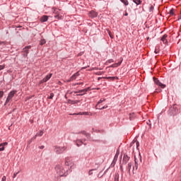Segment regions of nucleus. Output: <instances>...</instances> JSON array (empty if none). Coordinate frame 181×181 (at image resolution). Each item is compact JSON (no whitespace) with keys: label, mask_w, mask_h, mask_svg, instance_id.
Wrapping results in <instances>:
<instances>
[{"label":"nucleus","mask_w":181,"mask_h":181,"mask_svg":"<svg viewBox=\"0 0 181 181\" xmlns=\"http://www.w3.org/2000/svg\"><path fill=\"white\" fill-rule=\"evenodd\" d=\"M120 1L122 4H124V5H125V6H128V5H129V2H128V0H120Z\"/></svg>","instance_id":"obj_21"},{"label":"nucleus","mask_w":181,"mask_h":181,"mask_svg":"<svg viewBox=\"0 0 181 181\" xmlns=\"http://www.w3.org/2000/svg\"><path fill=\"white\" fill-rule=\"evenodd\" d=\"M2 151H5V147H1L0 148V152H1Z\"/></svg>","instance_id":"obj_51"},{"label":"nucleus","mask_w":181,"mask_h":181,"mask_svg":"<svg viewBox=\"0 0 181 181\" xmlns=\"http://www.w3.org/2000/svg\"><path fill=\"white\" fill-rule=\"evenodd\" d=\"M134 118H135V114L134 113H130L129 114V119H130V121H132V119H134Z\"/></svg>","instance_id":"obj_24"},{"label":"nucleus","mask_w":181,"mask_h":181,"mask_svg":"<svg viewBox=\"0 0 181 181\" xmlns=\"http://www.w3.org/2000/svg\"><path fill=\"white\" fill-rule=\"evenodd\" d=\"M54 97V93H50V95L49 97V100H53V98Z\"/></svg>","instance_id":"obj_34"},{"label":"nucleus","mask_w":181,"mask_h":181,"mask_svg":"<svg viewBox=\"0 0 181 181\" xmlns=\"http://www.w3.org/2000/svg\"><path fill=\"white\" fill-rule=\"evenodd\" d=\"M4 69H5V66L0 65V70H4Z\"/></svg>","instance_id":"obj_50"},{"label":"nucleus","mask_w":181,"mask_h":181,"mask_svg":"<svg viewBox=\"0 0 181 181\" xmlns=\"http://www.w3.org/2000/svg\"><path fill=\"white\" fill-rule=\"evenodd\" d=\"M78 100H71L70 99L68 100V104H77V103H79Z\"/></svg>","instance_id":"obj_19"},{"label":"nucleus","mask_w":181,"mask_h":181,"mask_svg":"<svg viewBox=\"0 0 181 181\" xmlns=\"http://www.w3.org/2000/svg\"><path fill=\"white\" fill-rule=\"evenodd\" d=\"M52 76H53L52 74H49V75H47L42 80H41L40 83H46L48 80H50L52 78Z\"/></svg>","instance_id":"obj_7"},{"label":"nucleus","mask_w":181,"mask_h":181,"mask_svg":"<svg viewBox=\"0 0 181 181\" xmlns=\"http://www.w3.org/2000/svg\"><path fill=\"white\" fill-rule=\"evenodd\" d=\"M136 142V148L139 149L138 148H139V141H136V139H134L133 141L130 144V146H132V145H134V144H135Z\"/></svg>","instance_id":"obj_17"},{"label":"nucleus","mask_w":181,"mask_h":181,"mask_svg":"<svg viewBox=\"0 0 181 181\" xmlns=\"http://www.w3.org/2000/svg\"><path fill=\"white\" fill-rule=\"evenodd\" d=\"M28 54L27 52H24L23 56V57H28Z\"/></svg>","instance_id":"obj_45"},{"label":"nucleus","mask_w":181,"mask_h":181,"mask_svg":"<svg viewBox=\"0 0 181 181\" xmlns=\"http://www.w3.org/2000/svg\"><path fill=\"white\" fill-rule=\"evenodd\" d=\"M124 16H128V13H127V12H126V13H124Z\"/></svg>","instance_id":"obj_59"},{"label":"nucleus","mask_w":181,"mask_h":181,"mask_svg":"<svg viewBox=\"0 0 181 181\" xmlns=\"http://www.w3.org/2000/svg\"><path fill=\"white\" fill-rule=\"evenodd\" d=\"M49 19V16H42L40 18V21L43 23L44 22H47V20Z\"/></svg>","instance_id":"obj_12"},{"label":"nucleus","mask_w":181,"mask_h":181,"mask_svg":"<svg viewBox=\"0 0 181 181\" xmlns=\"http://www.w3.org/2000/svg\"><path fill=\"white\" fill-rule=\"evenodd\" d=\"M11 98L9 97H7L6 100V103H5V105L8 104V103H9V101H11Z\"/></svg>","instance_id":"obj_36"},{"label":"nucleus","mask_w":181,"mask_h":181,"mask_svg":"<svg viewBox=\"0 0 181 181\" xmlns=\"http://www.w3.org/2000/svg\"><path fill=\"white\" fill-rule=\"evenodd\" d=\"M109 36H110V37H112V36L111 35V33H109Z\"/></svg>","instance_id":"obj_62"},{"label":"nucleus","mask_w":181,"mask_h":181,"mask_svg":"<svg viewBox=\"0 0 181 181\" xmlns=\"http://www.w3.org/2000/svg\"><path fill=\"white\" fill-rule=\"evenodd\" d=\"M55 170H56L57 175H59V176H60V177H62L63 176H67V173H66V170H64V168L60 164H58L56 165Z\"/></svg>","instance_id":"obj_1"},{"label":"nucleus","mask_w":181,"mask_h":181,"mask_svg":"<svg viewBox=\"0 0 181 181\" xmlns=\"http://www.w3.org/2000/svg\"><path fill=\"white\" fill-rule=\"evenodd\" d=\"M104 175H105L104 173L103 174V171H100L98 175V177H99V179H101V177L104 176Z\"/></svg>","instance_id":"obj_33"},{"label":"nucleus","mask_w":181,"mask_h":181,"mask_svg":"<svg viewBox=\"0 0 181 181\" xmlns=\"http://www.w3.org/2000/svg\"><path fill=\"white\" fill-rule=\"evenodd\" d=\"M65 165L71 167V162L70 161V158L69 157L65 158Z\"/></svg>","instance_id":"obj_16"},{"label":"nucleus","mask_w":181,"mask_h":181,"mask_svg":"<svg viewBox=\"0 0 181 181\" xmlns=\"http://www.w3.org/2000/svg\"><path fill=\"white\" fill-rule=\"evenodd\" d=\"M139 160L140 162H142V157L141 156V153H139Z\"/></svg>","instance_id":"obj_53"},{"label":"nucleus","mask_w":181,"mask_h":181,"mask_svg":"<svg viewBox=\"0 0 181 181\" xmlns=\"http://www.w3.org/2000/svg\"><path fill=\"white\" fill-rule=\"evenodd\" d=\"M4 97V91L0 90V98H2Z\"/></svg>","instance_id":"obj_39"},{"label":"nucleus","mask_w":181,"mask_h":181,"mask_svg":"<svg viewBox=\"0 0 181 181\" xmlns=\"http://www.w3.org/2000/svg\"><path fill=\"white\" fill-rule=\"evenodd\" d=\"M134 162H135L134 168H136V169H138V159L136 158V156H134Z\"/></svg>","instance_id":"obj_22"},{"label":"nucleus","mask_w":181,"mask_h":181,"mask_svg":"<svg viewBox=\"0 0 181 181\" xmlns=\"http://www.w3.org/2000/svg\"><path fill=\"white\" fill-rule=\"evenodd\" d=\"M164 43V45H168V40L165 39V40H164V42H163Z\"/></svg>","instance_id":"obj_54"},{"label":"nucleus","mask_w":181,"mask_h":181,"mask_svg":"<svg viewBox=\"0 0 181 181\" xmlns=\"http://www.w3.org/2000/svg\"><path fill=\"white\" fill-rule=\"evenodd\" d=\"M178 113L179 109H177V106H176V105H173L171 107H170L168 114L170 115V117H175V115H177Z\"/></svg>","instance_id":"obj_2"},{"label":"nucleus","mask_w":181,"mask_h":181,"mask_svg":"<svg viewBox=\"0 0 181 181\" xmlns=\"http://www.w3.org/2000/svg\"><path fill=\"white\" fill-rule=\"evenodd\" d=\"M82 144H83V140H81V139L77 140V143H76L77 146H81Z\"/></svg>","instance_id":"obj_23"},{"label":"nucleus","mask_w":181,"mask_h":181,"mask_svg":"<svg viewBox=\"0 0 181 181\" xmlns=\"http://www.w3.org/2000/svg\"><path fill=\"white\" fill-rule=\"evenodd\" d=\"M121 63H122V62H119L116 64H112L110 67H118V66H121Z\"/></svg>","instance_id":"obj_20"},{"label":"nucleus","mask_w":181,"mask_h":181,"mask_svg":"<svg viewBox=\"0 0 181 181\" xmlns=\"http://www.w3.org/2000/svg\"><path fill=\"white\" fill-rule=\"evenodd\" d=\"M120 170L122 172L124 170L122 169V165H120Z\"/></svg>","instance_id":"obj_58"},{"label":"nucleus","mask_w":181,"mask_h":181,"mask_svg":"<svg viewBox=\"0 0 181 181\" xmlns=\"http://www.w3.org/2000/svg\"><path fill=\"white\" fill-rule=\"evenodd\" d=\"M90 90V88H87L83 90H80L78 92H75V94L79 93L80 94H77L76 95H84L87 91Z\"/></svg>","instance_id":"obj_6"},{"label":"nucleus","mask_w":181,"mask_h":181,"mask_svg":"<svg viewBox=\"0 0 181 181\" xmlns=\"http://www.w3.org/2000/svg\"><path fill=\"white\" fill-rule=\"evenodd\" d=\"M160 91H161V90H158V89H156V93H159Z\"/></svg>","instance_id":"obj_61"},{"label":"nucleus","mask_w":181,"mask_h":181,"mask_svg":"<svg viewBox=\"0 0 181 181\" xmlns=\"http://www.w3.org/2000/svg\"><path fill=\"white\" fill-rule=\"evenodd\" d=\"M1 181H6V177L4 176L1 179Z\"/></svg>","instance_id":"obj_48"},{"label":"nucleus","mask_w":181,"mask_h":181,"mask_svg":"<svg viewBox=\"0 0 181 181\" xmlns=\"http://www.w3.org/2000/svg\"><path fill=\"white\" fill-rule=\"evenodd\" d=\"M129 159H131V158L129 156H128V155L124 154V157H123V165H127V163H128V160H129Z\"/></svg>","instance_id":"obj_9"},{"label":"nucleus","mask_w":181,"mask_h":181,"mask_svg":"<svg viewBox=\"0 0 181 181\" xmlns=\"http://www.w3.org/2000/svg\"><path fill=\"white\" fill-rule=\"evenodd\" d=\"M101 78H104V77H98V81H100V80H101Z\"/></svg>","instance_id":"obj_56"},{"label":"nucleus","mask_w":181,"mask_h":181,"mask_svg":"<svg viewBox=\"0 0 181 181\" xmlns=\"http://www.w3.org/2000/svg\"><path fill=\"white\" fill-rule=\"evenodd\" d=\"M45 44H46V40L42 39L40 40V46H43V45H45Z\"/></svg>","instance_id":"obj_27"},{"label":"nucleus","mask_w":181,"mask_h":181,"mask_svg":"<svg viewBox=\"0 0 181 181\" xmlns=\"http://www.w3.org/2000/svg\"><path fill=\"white\" fill-rule=\"evenodd\" d=\"M1 146L4 147L5 146L8 145V142L1 143Z\"/></svg>","instance_id":"obj_42"},{"label":"nucleus","mask_w":181,"mask_h":181,"mask_svg":"<svg viewBox=\"0 0 181 181\" xmlns=\"http://www.w3.org/2000/svg\"><path fill=\"white\" fill-rule=\"evenodd\" d=\"M114 181H119V175H115Z\"/></svg>","instance_id":"obj_31"},{"label":"nucleus","mask_w":181,"mask_h":181,"mask_svg":"<svg viewBox=\"0 0 181 181\" xmlns=\"http://www.w3.org/2000/svg\"><path fill=\"white\" fill-rule=\"evenodd\" d=\"M95 90H100V88H95Z\"/></svg>","instance_id":"obj_63"},{"label":"nucleus","mask_w":181,"mask_h":181,"mask_svg":"<svg viewBox=\"0 0 181 181\" xmlns=\"http://www.w3.org/2000/svg\"><path fill=\"white\" fill-rule=\"evenodd\" d=\"M37 137V134H36L35 136H34L31 139L33 141H35V139Z\"/></svg>","instance_id":"obj_49"},{"label":"nucleus","mask_w":181,"mask_h":181,"mask_svg":"<svg viewBox=\"0 0 181 181\" xmlns=\"http://www.w3.org/2000/svg\"><path fill=\"white\" fill-rule=\"evenodd\" d=\"M77 115H89L88 112H79Z\"/></svg>","instance_id":"obj_26"},{"label":"nucleus","mask_w":181,"mask_h":181,"mask_svg":"<svg viewBox=\"0 0 181 181\" xmlns=\"http://www.w3.org/2000/svg\"><path fill=\"white\" fill-rule=\"evenodd\" d=\"M33 140L31 139L28 141V145H30V143L33 142Z\"/></svg>","instance_id":"obj_46"},{"label":"nucleus","mask_w":181,"mask_h":181,"mask_svg":"<svg viewBox=\"0 0 181 181\" xmlns=\"http://www.w3.org/2000/svg\"><path fill=\"white\" fill-rule=\"evenodd\" d=\"M54 13H55V15L54 16V17L55 18V19H62V16H60V14H59V11L57 10H54Z\"/></svg>","instance_id":"obj_14"},{"label":"nucleus","mask_w":181,"mask_h":181,"mask_svg":"<svg viewBox=\"0 0 181 181\" xmlns=\"http://www.w3.org/2000/svg\"><path fill=\"white\" fill-rule=\"evenodd\" d=\"M170 15H171L172 16H173V15H175V9L174 8H171L169 11Z\"/></svg>","instance_id":"obj_30"},{"label":"nucleus","mask_w":181,"mask_h":181,"mask_svg":"<svg viewBox=\"0 0 181 181\" xmlns=\"http://www.w3.org/2000/svg\"><path fill=\"white\" fill-rule=\"evenodd\" d=\"M127 168L129 169V173L131 172V168H132V163H129Z\"/></svg>","instance_id":"obj_32"},{"label":"nucleus","mask_w":181,"mask_h":181,"mask_svg":"<svg viewBox=\"0 0 181 181\" xmlns=\"http://www.w3.org/2000/svg\"><path fill=\"white\" fill-rule=\"evenodd\" d=\"M66 146L63 147H59V146H55V152L58 155H60V153H63L66 151Z\"/></svg>","instance_id":"obj_3"},{"label":"nucleus","mask_w":181,"mask_h":181,"mask_svg":"<svg viewBox=\"0 0 181 181\" xmlns=\"http://www.w3.org/2000/svg\"><path fill=\"white\" fill-rule=\"evenodd\" d=\"M85 136H86L88 139H89L90 141H93V142H100V139H95V140L91 139V134L88 133H87Z\"/></svg>","instance_id":"obj_10"},{"label":"nucleus","mask_w":181,"mask_h":181,"mask_svg":"<svg viewBox=\"0 0 181 181\" xmlns=\"http://www.w3.org/2000/svg\"><path fill=\"white\" fill-rule=\"evenodd\" d=\"M77 76H78V72H76V74H74L71 77V78L72 80H76V78Z\"/></svg>","instance_id":"obj_25"},{"label":"nucleus","mask_w":181,"mask_h":181,"mask_svg":"<svg viewBox=\"0 0 181 181\" xmlns=\"http://www.w3.org/2000/svg\"><path fill=\"white\" fill-rule=\"evenodd\" d=\"M118 156H119V151H117L114 158L113 160L110 165V166H112V168H114V166H115V163H117V160H118Z\"/></svg>","instance_id":"obj_4"},{"label":"nucleus","mask_w":181,"mask_h":181,"mask_svg":"<svg viewBox=\"0 0 181 181\" xmlns=\"http://www.w3.org/2000/svg\"><path fill=\"white\" fill-rule=\"evenodd\" d=\"M43 135V131H40L39 133L37 134V136H42Z\"/></svg>","instance_id":"obj_35"},{"label":"nucleus","mask_w":181,"mask_h":181,"mask_svg":"<svg viewBox=\"0 0 181 181\" xmlns=\"http://www.w3.org/2000/svg\"><path fill=\"white\" fill-rule=\"evenodd\" d=\"M104 101H105V99H100L98 104L96 105V109L97 110H104V108H105V107H100V106H98L99 104H101V103H104Z\"/></svg>","instance_id":"obj_8"},{"label":"nucleus","mask_w":181,"mask_h":181,"mask_svg":"<svg viewBox=\"0 0 181 181\" xmlns=\"http://www.w3.org/2000/svg\"><path fill=\"white\" fill-rule=\"evenodd\" d=\"M107 63H114V59H109Z\"/></svg>","instance_id":"obj_44"},{"label":"nucleus","mask_w":181,"mask_h":181,"mask_svg":"<svg viewBox=\"0 0 181 181\" xmlns=\"http://www.w3.org/2000/svg\"><path fill=\"white\" fill-rule=\"evenodd\" d=\"M93 170H97V169L90 170L89 172H88V175L90 176H91V175H93Z\"/></svg>","instance_id":"obj_37"},{"label":"nucleus","mask_w":181,"mask_h":181,"mask_svg":"<svg viewBox=\"0 0 181 181\" xmlns=\"http://www.w3.org/2000/svg\"><path fill=\"white\" fill-rule=\"evenodd\" d=\"M81 85V84H83V82H81V83H76L74 86H77V85Z\"/></svg>","instance_id":"obj_57"},{"label":"nucleus","mask_w":181,"mask_h":181,"mask_svg":"<svg viewBox=\"0 0 181 181\" xmlns=\"http://www.w3.org/2000/svg\"><path fill=\"white\" fill-rule=\"evenodd\" d=\"M39 149H45V146H41L38 147Z\"/></svg>","instance_id":"obj_52"},{"label":"nucleus","mask_w":181,"mask_h":181,"mask_svg":"<svg viewBox=\"0 0 181 181\" xmlns=\"http://www.w3.org/2000/svg\"><path fill=\"white\" fill-rule=\"evenodd\" d=\"M153 81L155 84H156L157 86H159V87H161V88H165V87H166V85L160 83V81H159V79H158V78L153 77Z\"/></svg>","instance_id":"obj_5"},{"label":"nucleus","mask_w":181,"mask_h":181,"mask_svg":"<svg viewBox=\"0 0 181 181\" xmlns=\"http://www.w3.org/2000/svg\"><path fill=\"white\" fill-rule=\"evenodd\" d=\"M95 74H96L97 76H101V74H103V72H101V71L96 72Z\"/></svg>","instance_id":"obj_43"},{"label":"nucleus","mask_w":181,"mask_h":181,"mask_svg":"<svg viewBox=\"0 0 181 181\" xmlns=\"http://www.w3.org/2000/svg\"><path fill=\"white\" fill-rule=\"evenodd\" d=\"M108 169H110V168H108L103 173V175H105L107 172H108Z\"/></svg>","instance_id":"obj_55"},{"label":"nucleus","mask_w":181,"mask_h":181,"mask_svg":"<svg viewBox=\"0 0 181 181\" xmlns=\"http://www.w3.org/2000/svg\"><path fill=\"white\" fill-rule=\"evenodd\" d=\"M31 47H32L31 46H27L25 48H23V53L29 54V49H30Z\"/></svg>","instance_id":"obj_18"},{"label":"nucleus","mask_w":181,"mask_h":181,"mask_svg":"<svg viewBox=\"0 0 181 181\" xmlns=\"http://www.w3.org/2000/svg\"><path fill=\"white\" fill-rule=\"evenodd\" d=\"M149 11L150 12H153V6H151V7L149 8Z\"/></svg>","instance_id":"obj_41"},{"label":"nucleus","mask_w":181,"mask_h":181,"mask_svg":"<svg viewBox=\"0 0 181 181\" xmlns=\"http://www.w3.org/2000/svg\"><path fill=\"white\" fill-rule=\"evenodd\" d=\"M78 134H83V135H85V136L87 135V132L86 131H81Z\"/></svg>","instance_id":"obj_38"},{"label":"nucleus","mask_w":181,"mask_h":181,"mask_svg":"<svg viewBox=\"0 0 181 181\" xmlns=\"http://www.w3.org/2000/svg\"><path fill=\"white\" fill-rule=\"evenodd\" d=\"M97 12L94 11H91L90 12H89V16L90 18H97Z\"/></svg>","instance_id":"obj_11"},{"label":"nucleus","mask_w":181,"mask_h":181,"mask_svg":"<svg viewBox=\"0 0 181 181\" xmlns=\"http://www.w3.org/2000/svg\"><path fill=\"white\" fill-rule=\"evenodd\" d=\"M18 173H19V171L17 172V173H14L13 177V178L16 177V176L18 175Z\"/></svg>","instance_id":"obj_40"},{"label":"nucleus","mask_w":181,"mask_h":181,"mask_svg":"<svg viewBox=\"0 0 181 181\" xmlns=\"http://www.w3.org/2000/svg\"><path fill=\"white\" fill-rule=\"evenodd\" d=\"M103 78H106L107 80H110V81H114V80H118V77L117 76H106L103 77Z\"/></svg>","instance_id":"obj_15"},{"label":"nucleus","mask_w":181,"mask_h":181,"mask_svg":"<svg viewBox=\"0 0 181 181\" xmlns=\"http://www.w3.org/2000/svg\"><path fill=\"white\" fill-rule=\"evenodd\" d=\"M16 93H17L16 90H11L8 95V98H11V99L13 98V97H14L15 94H16Z\"/></svg>","instance_id":"obj_13"},{"label":"nucleus","mask_w":181,"mask_h":181,"mask_svg":"<svg viewBox=\"0 0 181 181\" xmlns=\"http://www.w3.org/2000/svg\"><path fill=\"white\" fill-rule=\"evenodd\" d=\"M166 37H168V35L165 34L164 35H163V37H161L160 40L163 42H165V40H166Z\"/></svg>","instance_id":"obj_29"},{"label":"nucleus","mask_w":181,"mask_h":181,"mask_svg":"<svg viewBox=\"0 0 181 181\" xmlns=\"http://www.w3.org/2000/svg\"><path fill=\"white\" fill-rule=\"evenodd\" d=\"M133 2L136 4V5H141V3L142 2L141 0H133Z\"/></svg>","instance_id":"obj_28"},{"label":"nucleus","mask_w":181,"mask_h":181,"mask_svg":"<svg viewBox=\"0 0 181 181\" xmlns=\"http://www.w3.org/2000/svg\"><path fill=\"white\" fill-rule=\"evenodd\" d=\"M71 80H74V79H72L71 78H70V79L67 81L68 83H69V81H71Z\"/></svg>","instance_id":"obj_60"},{"label":"nucleus","mask_w":181,"mask_h":181,"mask_svg":"<svg viewBox=\"0 0 181 181\" xmlns=\"http://www.w3.org/2000/svg\"><path fill=\"white\" fill-rule=\"evenodd\" d=\"M154 53H156V54H158V53H159V50H158V49L156 48Z\"/></svg>","instance_id":"obj_47"},{"label":"nucleus","mask_w":181,"mask_h":181,"mask_svg":"<svg viewBox=\"0 0 181 181\" xmlns=\"http://www.w3.org/2000/svg\"><path fill=\"white\" fill-rule=\"evenodd\" d=\"M17 28H22V26L19 25V26H18Z\"/></svg>","instance_id":"obj_64"}]
</instances>
